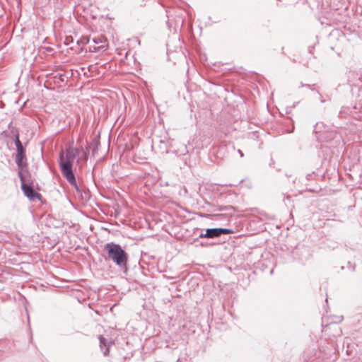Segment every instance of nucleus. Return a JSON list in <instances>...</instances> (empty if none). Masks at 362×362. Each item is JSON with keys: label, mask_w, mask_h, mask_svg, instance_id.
Here are the masks:
<instances>
[{"label": "nucleus", "mask_w": 362, "mask_h": 362, "mask_svg": "<svg viewBox=\"0 0 362 362\" xmlns=\"http://www.w3.org/2000/svg\"><path fill=\"white\" fill-rule=\"evenodd\" d=\"M90 43H91V40L88 37H83L77 41V44H78V45H81V44L88 45V46H89L90 45Z\"/></svg>", "instance_id": "6e6552de"}, {"label": "nucleus", "mask_w": 362, "mask_h": 362, "mask_svg": "<svg viewBox=\"0 0 362 362\" xmlns=\"http://www.w3.org/2000/svg\"><path fill=\"white\" fill-rule=\"evenodd\" d=\"M84 194H85L86 197H88V192H84Z\"/></svg>", "instance_id": "4468645a"}, {"label": "nucleus", "mask_w": 362, "mask_h": 362, "mask_svg": "<svg viewBox=\"0 0 362 362\" xmlns=\"http://www.w3.org/2000/svg\"><path fill=\"white\" fill-rule=\"evenodd\" d=\"M80 49H81V52L83 51V47H81Z\"/></svg>", "instance_id": "dca6fc26"}, {"label": "nucleus", "mask_w": 362, "mask_h": 362, "mask_svg": "<svg viewBox=\"0 0 362 362\" xmlns=\"http://www.w3.org/2000/svg\"><path fill=\"white\" fill-rule=\"evenodd\" d=\"M108 259L122 269L127 268L129 255L120 245L115 243H108L104 246Z\"/></svg>", "instance_id": "f03ea898"}, {"label": "nucleus", "mask_w": 362, "mask_h": 362, "mask_svg": "<svg viewBox=\"0 0 362 362\" xmlns=\"http://www.w3.org/2000/svg\"><path fill=\"white\" fill-rule=\"evenodd\" d=\"M233 233V230L223 228H207L206 230V238H216L221 236L223 234L228 235Z\"/></svg>", "instance_id": "423d86ee"}, {"label": "nucleus", "mask_w": 362, "mask_h": 362, "mask_svg": "<svg viewBox=\"0 0 362 362\" xmlns=\"http://www.w3.org/2000/svg\"><path fill=\"white\" fill-rule=\"evenodd\" d=\"M342 320H343V316H338V317H337L336 320L334 322L335 323L340 322L341 321H342Z\"/></svg>", "instance_id": "9d476101"}, {"label": "nucleus", "mask_w": 362, "mask_h": 362, "mask_svg": "<svg viewBox=\"0 0 362 362\" xmlns=\"http://www.w3.org/2000/svg\"><path fill=\"white\" fill-rule=\"evenodd\" d=\"M81 150H82L81 152V156L79 159L87 160L88 158V149L86 148V150H83V148H81Z\"/></svg>", "instance_id": "1a4fd4ad"}, {"label": "nucleus", "mask_w": 362, "mask_h": 362, "mask_svg": "<svg viewBox=\"0 0 362 362\" xmlns=\"http://www.w3.org/2000/svg\"><path fill=\"white\" fill-rule=\"evenodd\" d=\"M206 238V232H205V233H201L199 235V238Z\"/></svg>", "instance_id": "9b49d317"}, {"label": "nucleus", "mask_w": 362, "mask_h": 362, "mask_svg": "<svg viewBox=\"0 0 362 362\" xmlns=\"http://www.w3.org/2000/svg\"><path fill=\"white\" fill-rule=\"evenodd\" d=\"M14 136H15L14 142H15V145L16 146V151H17L16 156H15V162L18 168V175H21V174L22 173H28V171L25 170V168L27 166L25 148L23 145L22 142L21 141V140L19 139V134L17 130H16Z\"/></svg>", "instance_id": "7ed1b4c3"}, {"label": "nucleus", "mask_w": 362, "mask_h": 362, "mask_svg": "<svg viewBox=\"0 0 362 362\" xmlns=\"http://www.w3.org/2000/svg\"><path fill=\"white\" fill-rule=\"evenodd\" d=\"M107 47V40L104 38L93 37L91 39V43L88 47L90 52H104Z\"/></svg>", "instance_id": "39448f33"}, {"label": "nucleus", "mask_w": 362, "mask_h": 362, "mask_svg": "<svg viewBox=\"0 0 362 362\" xmlns=\"http://www.w3.org/2000/svg\"><path fill=\"white\" fill-rule=\"evenodd\" d=\"M99 340H100V346L101 350L103 351L104 356H107L109 354V342L108 341L103 337L102 335L99 336Z\"/></svg>", "instance_id": "0eeeda50"}, {"label": "nucleus", "mask_w": 362, "mask_h": 362, "mask_svg": "<svg viewBox=\"0 0 362 362\" xmlns=\"http://www.w3.org/2000/svg\"><path fill=\"white\" fill-rule=\"evenodd\" d=\"M26 173H22L21 175H18L21 182V188L25 195L30 200H35V198H40V194L35 191L33 186L27 183L25 177Z\"/></svg>", "instance_id": "20e7f679"}, {"label": "nucleus", "mask_w": 362, "mask_h": 362, "mask_svg": "<svg viewBox=\"0 0 362 362\" xmlns=\"http://www.w3.org/2000/svg\"><path fill=\"white\" fill-rule=\"evenodd\" d=\"M144 1H145V0H142V1H141V2L140 3V5H141V6H142V5H144V4H145Z\"/></svg>", "instance_id": "ddd939ff"}, {"label": "nucleus", "mask_w": 362, "mask_h": 362, "mask_svg": "<svg viewBox=\"0 0 362 362\" xmlns=\"http://www.w3.org/2000/svg\"><path fill=\"white\" fill-rule=\"evenodd\" d=\"M201 244H202V245H208V244H206V243H202Z\"/></svg>", "instance_id": "2eb2a0df"}, {"label": "nucleus", "mask_w": 362, "mask_h": 362, "mask_svg": "<svg viewBox=\"0 0 362 362\" xmlns=\"http://www.w3.org/2000/svg\"><path fill=\"white\" fill-rule=\"evenodd\" d=\"M81 151L82 150L79 148L69 147L66 149L65 152L60 153L59 161L62 175L78 192H80L81 189L76 183L72 170V165L74 159L77 156L81 154Z\"/></svg>", "instance_id": "f257e3e1"}, {"label": "nucleus", "mask_w": 362, "mask_h": 362, "mask_svg": "<svg viewBox=\"0 0 362 362\" xmlns=\"http://www.w3.org/2000/svg\"><path fill=\"white\" fill-rule=\"evenodd\" d=\"M238 153L240 154V157H243V156H244V155H243V153L242 152V151H241V150H240V149H239V150H238Z\"/></svg>", "instance_id": "f8f14e48"}]
</instances>
